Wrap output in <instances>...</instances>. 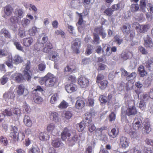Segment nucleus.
Returning a JSON list of instances; mask_svg holds the SVG:
<instances>
[{
	"instance_id": "nucleus-12",
	"label": "nucleus",
	"mask_w": 153,
	"mask_h": 153,
	"mask_svg": "<svg viewBox=\"0 0 153 153\" xmlns=\"http://www.w3.org/2000/svg\"><path fill=\"white\" fill-rule=\"evenodd\" d=\"M94 30L95 33H93L94 38H99V35H102L103 38H105L106 36V33L100 27L96 28Z\"/></svg>"
},
{
	"instance_id": "nucleus-42",
	"label": "nucleus",
	"mask_w": 153,
	"mask_h": 153,
	"mask_svg": "<svg viewBox=\"0 0 153 153\" xmlns=\"http://www.w3.org/2000/svg\"><path fill=\"white\" fill-rule=\"evenodd\" d=\"M137 76V74L135 72H133L130 74H128L126 77V79L128 81H131V80L135 79Z\"/></svg>"
},
{
	"instance_id": "nucleus-2",
	"label": "nucleus",
	"mask_w": 153,
	"mask_h": 153,
	"mask_svg": "<svg viewBox=\"0 0 153 153\" xmlns=\"http://www.w3.org/2000/svg\"><path fill=\"white\" fill-rule=\"evenodd\" d=\"M18 128L16 126H10V132L9 134V136L11 137L14 141H18L21 139L22 140L25 138V135L23 132H21L20 133L18 132Z\"/></svg>"
},
{
	"instance_id": "nucleus-7",
	"label": "nucleus",
	"mask_w": 153,
	"mask_h": 153,
	"mask_svg": "<svg viewBox=\"0 0 153 153\" xmlns=\"http://www.w3.org/2000/svg\"><path fill=\"white\" fill-rule=\"evenodd\" d=\"M38 39L37 42L34 45L33 51L36 52L42 50L44 44L45 42L46 39Z\"/></svg>"
},
{
	"instance_id": "nucleus-30",
	"label": "nucleus",
	"mask_w": 153,
	"mask_h": 153,
	"mask_svg": "<svg viewBox=\"0 0 153 153\" xmlns=\"http://www.w3.org/2000/svg\"><path fill=\"white\" fill-rule=\"evenodd\" d=\"M85 122L88 124H90L92 122V114L90 112H87L85 114Z\"/></svg>"
},
{
	"instance_id": "nucleus-31",
	"label": "nucleus",
	"mask_w": 153,
	"mask_h": 153,
	"mask_svg": "<svg viewBox=\"0 0 153 153\" xmlns=\"http://www.w3.org/2000/svg\"><path fill=\"white\" fill-rule=\"evenodd\" d=\"M24 80H27L28 82L31 81L32 74H30L31 72H23Z\"/></svg>"
},
{
	"instance_id": "nucleus-32",
	"label": "nucleus",
	"mask_w": 153,
	"mask_h": 153,
	"mask_svg": "<svg viewBox=\"0 0 153 153\" xmlns=\"http://www.w3.org/2000/svg\"><path fill=\"white\" fill-rule=\"evenodd\" d=\"M28 153H40V149L37 146H32L27 151Z\"/></svg>"
},
{
	"instance_id": "nucleus-50",
	"label": "nucleus",
	"mask_w": 153,
	"mask_h": 153,
	"mask_svg": "<svg viewBox=\"0 0 153 153\" xmlns=\"http://www.w3.org/2000/svg\"><path fill=\"white\" fill-rule=\"evenodd\" d=\"M64 114L65 118L67 120L71 119L73 115L71 111H65Z\"/></svg>"
},
{
	"instance_id": "nucleus-9",
	"label": "nucleus",
	"mask_w": 153,
	"mask_h": 153,
	"mask_svg": "<svg viewBox=\"0 0 153 153\" xmlns=\"http://www.w3.org/2000/svg\"><path fill=\"white\" fill-rule=\"evenodd\" d=\"M129 140L125 137L122 136L120 138L119 146L121 148L126 149L129 146Z\"/></svg>"
},
{
	"instance_id": "nucleus-20",
	"label": "nucleus",
	"mask_w": 153,
	"mask_h": 153,
	"mask_svg": "<svg viewBox=\"0 0 153 153\" xmlns=\"http://www.w3.org/2000/svg\"><path fill=\"white\" fill-rule=\"evenodd\" d=\"M71 135L70 131L67 128H65L61 134V138L63 140H65L67 137H69Z\"/></svg>"
},
{
	"instance_id": "nucleus-61",
	"label": "nucleus",
	"mask_w": 153,
	"mask_h": 153,
	"mask_svg": "<svg viewBox=\"0 0 153 153\" xmlns=\"http://www.w3.org/2000/svg\"><path fill=\"white\" fill-rule=\"evenodd\" d=\"M79 137L80 135H79L76 133H74V135L71 139V141L74 143L76 142L78 140Z\"/></svg>"
},
{
	"instance_id": "nucleus-44",
	"label": "nucleus",
	"mask_w": 153,
	"mask_h": 153,
	"mask_svg": "<svg viewBox=\"0 0 153 153\" xmlns=\"http://www.w3.org/2000/svg\"><path fill=\"white\" fill-rule=\"evenodd\" d=\"M140 6L142 11L143 12H145L146 6V0H140Z\"/></svg>"
},
{
	"instance_id": "nucleus-15",
	"label": "nucleus",
	"mask_w": 153,
	"mask_h": 153,
	"mask_svg": "<svg viewBox=\"0 0 153 153\" xmlns=\"http://www.w3.org/2000/svg\"><path fill=\"white\" fill-rule=\"evenodd\" d=\"M16 93L19 96H21L22 95H24L25 96H27L28 94V91L27 90V93L26 94H24V91L25 90V87L22 84H21L18 85L16 88Z\"/></svg>"
},
{
	"instance_id": "nucleus-45",
	"label": "nucleus",
	"mask_w": 153,
	"mask_h": 153,
	"mask_svg": "<svg viewBox=\"0 0 153 153\" xmlns=\"http://www.w3.org/2000/svg\"><path fill=\"white\" fill-rule=\"evenodd\" d=\"M50 118L56 122L58 120V114L56 112H52L50 115Z\"/></svg>"
},
{
	"instance_id": "nucleus-29",
	"label": "nucleus",
	"mask_w": 153,
	"mask_h": 153,
	"mask_svg": "<svg viewBox=\"0 0 153 153\" xmlns=\"http://www.w3.org/2000/svg\"><path fill=\"white\" fill-rule=\"evenodd\" d=\"M12 11L13 8L10 6L8 5L5 6L4 8V13L5 14L4 17H5L6 15L7 16H10L12 13Z\"/></svg>"
},
{
	"instance_id": "nucleus-34",
	"label": "nucleus",
	"mask_w": 153,
	"mask_h": 153,
	"mask_svg": "<svg viewBox=\"0 0 153 153\" xmlns=\"http://www.w3.org/2000/svg\"><path fill=\"white\" fill-rule=\"evenodd\" d=\"M144 45L147 48L153 47V43L151 39H146L144 40Z\"/></svg>"
},
{
	"instance_id": "nucleus-3",
	"label": "nucleus",
	"mask_w": 153,
	"mask_h": 153,
	"mask_svg": "<svg viewBox=\"0 0 153 153\" xmlns=\"http://www.w3.org/2000/svg\"><path fill=\"white\" fill-rule=\"evenodd\" d=\"M104 76L102 74H98L97 77L96 82L99 87L102 90L105 89L108 86V82L107 80L103 79Z\"/></svg>"
},
{
	"instance_id": "nucleus-35",
	"label": "nucleus",
	"mask_w": 153,
	"mask_h": 153,
	"mask_svg": "<svg viewBox=\"0 0 153 153\" xmlns=\"http://www.w3.org/2000/svg\"><path fill=\"white\" fill-rule=\"evenodd\" d=\"M39 139L41 140L44 141L48 140L49 136L46 133L41 132L39 135Z\"/></svg>"
},
{
	"instance_id": "nucleus-19",
	"label": "nucleus",
	"mask_w": 153,
	"mask_h": 153,
	"mask_svg": "<svg viewBox=\"0 0 153 153\" xmlns=\"http://www.w3.org/2000/svg\"><path fill=\"white\" fill-rule=\"evenodd\" d=\"M144 65L149 71H153V59L151 58L146 61Z\"/></svg>"
},
{
	"instance_id": "nucleus-63",
	"label": "nucleus",
	"mask_w": 153,
	"mask_h": 153,
	"mask_svg": "<svg viewBox=\"0 0 153 153\" xmlns=\"http://www.w3.org/2000/svg\"><path fill=\"white\" fill-rule=\"evenodd\" d=\"M113 12V10L111 8H109L106 9L104 11V13L107 16H111Z\"/></svg>"
},
{
	"instance_id": "nucleus-22",
	"label": "nucleus",
	"mask_w": 153,
	"mask_h": 153,
	"mask_svg": "<svg viewBox=\"0 0 153 153\" xmlns=\"http://www.w3.org/2000/svg\"><path fill=\"white\" fill-rule=\"evenodd\" d=\"M85 105V103L84 100L82 98H80L75 103V107L76 108L78 109H81Z\"/></svg>"
},
{
	"instance_id": "nucleus-26",
	"label": "nucleus",
	"mask_w": 153,
	"mask_h": 153,
	"mask_svg": "<svg viewBox=\"0 0 153 153\" xmlns=\"http://www.w3.org/2000/svg\"><path fill=\"white\" fill-rule=\"evenodd\" d=\"M10 75V74L9 73H7L5 74L0 79V82L1 84L2 85L5 84L8 81L9 77Z\"/></svg>"
},
{
	"instance_id": "nucleus-55",
	"label": "nucleus",
	"mask_w": 153,
	"mask_h": 153,
	"mask_svg": "<svg viewBox=\"0 0 153 153\" xmlns=\"http://www.w3.org/2000/svg\"><path fill=\"white\" fill-rule=\"evenodd\" d=\"M135 18L138 21H143L144 19L143 15L142 13L137 14L135 16Z\"/></svg>"
},
{
	"instance_id": "nucleus-24",
	"label": "nucleus",
	"mask_w": 153,
	"mask_h": 153,
	"mask_svg": "<svg viewBox=\"0 0 153 153\" xmlns=\"http://www.w3.org/2000/svg\"><path fill=\"white\" fill-rule=\"evenodd\" d=\"M149 25H140L136 27V29H138V31L140 33H144L149 28Z\"/></svg>"
},
{
	"instance_id": "nucleus-46",
	"label": "nucleus",
	"mask_w": 153,
	"mask_h": 153,
	"mask_svg": "<svg viewBox=\"0 0 153 153\" xmlns=\"http://www.w3.org/2000/svg\"><path fill=\"white\" fill-rule=\"evenodd\" d=\"M30 21L26 18L23 19L21 21V24L24 27H26L30 23Z\"/></svg>"
},
{
	"instance_id": "nucleus-23",
	"label": "nucleus",
	"mask_w": 153,
	"mask_h": 153,
	"mask_svg": "<svg viewBox=\"0 0 153 153\" xmlns=\"http://www.w3.org/2000/svg\"><path fill=\"white\" fill-rule=\"evenodd\" d=\"M3 97L5 101H7L9 99H13L15 97V94L12 91H8L5 92Z\"/></svg>"
},
{
	"instance_id": "nucleus-27",
	"label": "nucleus",
	"mask_w": 153,
	"mask_h": 153,
	"mask_svg": "<svg viewBox=\"0 0 153 153\" xmlns=\"http://www.w3.org/2000/svg\"><path fill=\"white\" fill-rule=\"evenodd\" d=\"M137 71L141 77H144L147 74V73L145 70L144 66L142 65H140L138 68Z\"/></svg>"
},
{
	"instance_id": "nucleus-38",
	"label": "nucleus",
	"mask_w": 153,
	"mask_h": 153,
	"mask_svg": "<svg viewBox=\"0 0 153 153\" xmlns=\"http://www.w3.org/2000/svg\"><path fill=\"white\" fill-rule=\"evenodd\" d=\"M61 143V141L59 139H57L52 141L51 145L53 147L56 148L59 147Z\"/></svg>"
},
{
	"instance_id": "nucleus-41",
	"label": "nucleus",
	"mask_w": 153,
	"mask_h": 153,
	"mask_svg": "<svg viewBox=\"0 0 153 153\" xmlns=\"http://www.w3.org/2000/svg\"><path fill=\"white\" fill-rule=\"evenodd\" d=\"M130 25L129 24H126L123 26L122 30L123 33H128L130 32Z\"/></svg>"
},
{
	"instance_id": "nucleus-52",
	"label": "nucleus",
	"mask_w": 153,
	"mask_h": 153,
	"mask_svg": "<svg viewBox=\"0 0 153 153\" xmlns=\"http://www.w3.org/2000/svg\"><path fill=\"white\" fill-rule=\"evenodd\" d=\"M37 28L36 26H33L31 29L29 30V34L30 35L34 36L38 32Z\"/></svg>"
},
{
	"instance_id": "nucleus-47",
	"label": "nucleus",
	"mask_w": 153,
	"mask_h": 153,
	"mask_svg": "<svg viewBox=\"0 0 153 153\" xmlns=\"http://www.w3.org/2000/svg\"><path fill=\"white\" fill-rule=\"evenodd\" d=\"M149 97L148 94H144L140 96L139 99L140 100H142L146 102L149 99Z\"/></svg>"
},
{
	"instance_id": "nucleus-11",
	"label": "nucleus",
	"mask_w": 153,
	"mask_h": 153,
	"mask_svg": "<svg viewBox=\"0 0 153 153\" xmlns=\"http://www.w3.org/2000/svg\"><path fill=\"white\" fill-rule=\"evenodd\" d=\"M65 88L66 91L68 93H71L77 90V86L73 83L67 84L65 85Z\"/></svg>"
},
{
	"instance_id": "nucleus-57",
	"label": "nucleus",
	"mask_w": 153,
	"mask_h": 153,
	"mask_svg": "<svg viewBox=\"0 0 153 153\" xmlns=\"http://www.w3.org/2000/svg\"><path fill=\"white\" fill-rule=\"evenodd\" d=\"M94 100L91 98H88L87 102L86 103L87 106L89 107H92L94 105Z\"/></svg>"
},
{
	"instance_id": "nucleus-53",
	"label": "nucleus",
	"mask_w": 153,
	"mask_h": 153,
	"mask_svg": "<svg viewBox=\"0 0 153 153\" xmlns=\"http://www.w3.org/2000/svg\"><path fill=\"white\" fill-rule=\"evenodd\" d=\"M1 33H2L6 38H10L11 37L10 33L5 28H4L2 29Z\"/></svg>"
},
{
	"instance_id": "nucleus-28",
	"label": "nucleus",
	"mask_w": 153,
	"mask_h": 153,
	"mask_svg": "<svg viewBox=\"0 0 153 153\" xmlns=\"http://www.w3.org/2000/svg\"><path fill=\"white\" fill-rule=\"evenodd\" d=\"M14 13L16 17L20 18H22L24 16V13L20 9L16 8L15 9Z\"/></svg>"
},
{
	"instance_id": "nucleus-16",
	"label": "nucleus",
	"mask_w": 153,
	"mask_h": 153,
	"mask_svg": "<svg viewBox=\"0 0 153 153\" xmlns=\"http://www.w3.org/2000/svg\"><path fill=\"white\" fill-rule=\"evenodd\" d=\"M143 126L145 132L146 134H149L151 131V125L148 119L146 118L144 120Z\"/></svg>"
},
{
	"instance_id": "nucleus-49",
	"label": "nucleus",
	"mask_w": 153,
	"mask_h": 153,
	"mask_svg": "<svg viewBox=\"0 0 153 153\" xmlns=\"http://www.w3.org/2000/svg\"><path fill=\"white\" fill-rule=\"evenodd\" d=\"M139 8L138 4H133L131 6V10L132 12H135L137 11Z\"/></svg>"
},
{
	"instance_id": "nucleus-5",
	"label": "nucleus",
	"mask_w": 153,
	"mask_h": 153,
	"mask_svg": "<svg viewBox=\"0 0 153 153\" xmlns=\"http://www.w3.org/2000/svg\"><path fill=\"white\" fill-rule=\"evenodd\" d=\"M77 83L81 88H85L88 86L89 81L85 77L81 76L78 78Z\"/></svg>"
},
{
	"instance_id": "nucleus-14",
	"label": "nucleus",
	"mask_w": 153,
	"mask_h": 153,
	"mask_svg": "<svg viewBox=\"0 0 153 153\" xmlns=\"http://www.w3.org/2000/svg\"><path fill=\"white\" fill-rule=\"evenodd\" d=\"M49 60L54 61L55 62L59 59V56L58 53L55 51H52L48 55Z\"/></svg>"
},
{
	"instance_id": "nucleus-64",
	"label": "nucleus",
	"mask_w": 153,
	"mask_h": 153,
	"mask_svg": "<svg viewBox=\"0 0 153 153\" xmlns=\"http://www.w3.org/2000/svg\"><path fill=\"white\" fill-rule=\"evenodd\" d=\"M88 125V131L90 132H92L95 131L96 129V127L94 124H89Z\"/></svg>"
},
{
	"instance_id": "nucleus-39",
	"label": "nucleus",
	"mask_w": 153,
	"mask_h": 153,
	"mask_svg": "<svg viewBox=\"0 0 153 153\" xmlns=\"http://www.w3.org/2000/svg\"><path fill=\"white\" fill-rule=\"evenodd\" d=\"M58 98V94L56 93L53 94L51 97L50 102L52 104H54L56 102L57 99Z\"/></svg>"
},
{
	"instance_id": "nucleus-33",
	"label": "nucleus",
	"mask_w": 153,
	"mask_h": 153,
	"mask_svg": "<svg viewBox=\"0 0 153 153\" xmlns=\"http://www.w3.org/2000/svg\"><path fill=\"white\" fill-rule=\"evenodd\" d=\"M77 128L78 131H82L85 127V124L84 121H82L79 124L77 125Z\"/></svg>"
},
{
	"instance_id": "nucleus-51",
	"label": "nucleus",
	"mask_w": 153,
	"mask_h": 153,
	"mask_svg": "<svg viewBox=\"0 0 153 153\" xmlns=\"http://www.w3.org/2000/svg\"><path fill=\"white\" fill-rule=\"evenodd\" d=\"M92 46L90 45H88L85 51V55L88 56L91 54L92 52Z\"/></svg>"
},
{
	"instance_id": "nucleus-21",
	"label": "nucleus",
	"mask_w": 153,
	"mask_h": 153,
	"mask_svg": "<svg viewBox=\"0 0 153 153\" xmlns=\"http://www.w3.org/2000/svg\"><path fill=\"white\" fill-rule=\"evenodd\" d=\"M23 122L25 126L30 127L33 124V123L30 117L28 115H25L24 116Z\"/></svg>"
},
{
	"instance_id": "nucleus-13",
	"label": "nucleus",
	"mask_w": 153,
	"mask_h": 153,
	"mask_svg": "<svg viewBox=\"0 0 153 153\" xmlns=\"http://www.w3.org/2000/svg\"><path fill=\"white\" fill-rule=\"evenodd\" d=\"M45 42L44 44V47L42 49L43 52L46 53H49L51 50L53 48V46L52 44L49 41H48V39H46Z\"/></svg>"
},
{
	"instance_id": "nucleus-56",
	"label": "nucleus",
	"mask_w": 153,
	"mask_h": 153,
	"mask_svg": "<svg viewBox=\"0 0 153 153\" xmlns=\"http://www.w3.org/2000/svg\"><path fill=\"white\" fill-rule=\"evenodd\" d=\"M13 43L16 46V49L19 51H23V48L20 43L16 40L13 41Z\"/></svg>"
},
{
	"instance_id": "nucleus-18",
	"label": "nucleus",
	"mask_w": 153,
	"mask_h": 153,
	"mask_svg": "<svg viewBox=\"0 0 153 153\" xmlns=\"http://www.w3.org/2000/svg\"><path fill=\"white\" fill-rule=\"evenodd\" d=\"M77 71V68L74 65H67L65 68L64 72V73L70 72L71 73L76 72Z\"/></svg>"
},
{
	"instance_id": "nucleus-36",
	"label": "nucleus",
	"mask_w": 153,
	"mask_h": 153,
	"mask_svg": "<svg viewBox=\"0 0 153 153\" xmlns=\"http://www.w3.org/2000/svg\"><path fill=\"white\" fill-rule=\"evenodd\" d=\"M130 55H132V54L129 51L123 52L121 55V58L125 60L128 59Z\"/></svg>"
},
{
	"instance_id": "nucleus-58",
	"label": "nucleus",
	"mask_w": 153,
	"mask_h": 153,
	"mask_svg": "<svg viewBox=\"0 0 153 153\" xmlns=\"http://www.w3.org/2000/svg\"><path fill=\"white\" fill-rule=\"evenodd\" d=\"M107 98L105 96L100 95L99 98V100L102 103H106L107 102Z\"/></svg>"
},
{
	"instance_id": "nucleus-10",
	"label": "nucleus",
	"mask_w": 153,
	"mask_h": 153,
	"mask_svg": "<svg viewBox=\"0 0 153 153\" xmlns=\"http://www.w3.org/2000/svg\"><path fill=\"white\" fill-rule=\"evenodd\" d=\"M12 79L18 83H20L24 81V78L23 75L19 73H15L13 74L10 77Z\"/></svg>"
},
{
	"instance_id": "nucleus-48",
	"label": "nucleus",
	"mask_w": 153,
	"mask_h": 153,
	"mask_svg": "<svg viewBox=\"0 0 153 153\" xmlns=\"http://www.w3.org/2000/svg\"><path fill=\"white\" fill-rule=\"evenodd\" d=\"M68 106V104L65 101L63 100L58 105V107L61 109H64L66 108Z\"/></svg>"
},
{
	"instance_id": "nucleus-25",
	"label": "nucleus",
	"mask_w": 153,
	"mask_h": 153,
	"mask_svg": "<svg viewBox=\"0 0 153 153\" xmlns=\"http://www.w3.org/2000/svg\"><path fill=\"white\" fill-rule=\"evenodd\" d=\"M76 13L78 14V15L79 17V21L77 24V25L79 26H78V29L79 31L81 32L84 28H83L81 25H82V23L83 21L82 18V14H80L78 12H76Z\"/></svg>"
},
{
	"instance_id": "nucleus-37",
	"label": "nucleus",
	"mask_w": 153,
	"mask_h": 153,
	"mask_svg": "<svg viewBox=\"0 0 153 153\" xmlns=\"http://www.w3.org/2000/svg\"><path fill=\"white\" fill-rule=\"evenodd\" d=\"M0 143L4 146H7L8 143L7 138L3 136L0 137Z\"/></svg>"
},
{
	"instance_id": "nucleus-54",
	"label": "nucleus",
	"mask_w": 153,
	"mask_h": 153,
	"mask_svg": "<svg viewBox=\"0 0 153 153\" xmlns=\"http://www.w3.org/2000/svg\"><path fill=\"white\" fill-rule=\"evenodd\" d=\"M118 133V131H117L116 129L113 128L111 129V132L109 134V135L113 138H114L117 136Z\"/></svg>"
},
{
	"instance_id": "nucleus-43",
	"label": "nucleus",
	"mask_w": 153,
	"mask_h": 153,
	"mask_svg": "<svg viewBox=\"0 0 153 153\" xmlns=\"http://www.w3.org/2000/svg\"><path fill=\"white\" fill-rule=\"evenodd\" d=\"M13 61L15 64H18L22 62L23 60L19 55H15L13 59Z\"/></svg>"
},
{
	"instance_id": "nucleus-4",
	"label": "nucleus",
	"mask_w": 153,
	"mask_h": 153,
	"mask_svg": "<svg viewBox=\"0 0 153 153\" xmlns=\"http://www.w3.org/2000/svg\"><path fill=\"white\" fill-rule=\"evenodd\" d=\"M137 110L135 105L134 104L132 106H128L125 112L123 110V107L122 108L121 117H123L127 115L128 116L134 115L137 113Z\"/></svg>"
},
{
	"instance_id": "nucleus-40",
	"label": "nucleus",
	"mask_w": 153,
	"mask_h": 153,
	"mask_svg": "<svg viewBox=\"0 0 153 153\" xmlns=\"http://www.w3.org/2000/svg\"><path fill=\"white\" fill-rule=\"evenodd\" d=\"M23 44L25 46H30L33 42V39H23Z\"/></svg>"
},
{
	"instance_id": "nucleus-8",
	"label": "nucleus",
	"mask_w": 153,
	"mask_h": 153,
	"mask_svg": "<svg viewBox=\"0 0 153 153\" xmlns=\"http://www.w3.org/2000/svg\"><path fill=\"white\" fill-rule=\"evenodd\" d=\"M132 127L136 131L138 130L142 126V121L141 119L139 117H135L132 123Z\"/></svg>"
},
{
	"instance_id": "nucleus-17",
	"label": "nucleus",
	"mask_w": 153,
	"mask_h": 153,
	"mask_svg": "<svg viewBox=\"0 0 153 153\" xmlns=\"http://www.w3.org/2000/svg\"><path fill=\"white\" fill-rule=\"evenodd\" d=\"M32 97L34 102L36 103L40 104L43 101L42 98L37 93H32Z\"/></svg>"
},
{
	"instance_id": "nucleus-6",
	"label": "nucleus",
	"mask_w": 153,
	"mask_h": 153,
	"mask_svg": "<svg viewBox=\"0 0 153 153\" xmlns=\"http://www.w3.org/2000/svg\"><path fill=\"white\" fill-rule=\"evenodd\" d=\"M81 42L79 39H75L72 42L71 48L73 51L76 54L79 53V48L81 47Z\"/></svg>"
},
{
	"instance_id": "nucleus-1",
	"label": "nucleus",
	"mask_w": 153,
	"mask_h": 153,
	"mask_svg": "<svg viewBox=\"0 0 153 153\" xmlns=\"http://www.w3.org/2000/svg\"><path fill=\"white\" fill-rule=\"evenodd\" d=\"M39 82L42 85L45 83L47 87H52L56 85L57 79L53 74L49 72L44 76L41 77L39 80Z\"/></svg>"
},
{
	"instance_id": "nucleus-62",
	"label": "nucleus",
	"mask_w": 153,
	"mask_h": 153,
	"mask_svg": "<svg viewBox=\"0 0 153 153\" xmlns=\"http://www.w3.org/2000/svg\"><path fill=\"white\" fill-rule=\"evenodd\" d=\"M131 81H128V82L126 84V88L127 91L131 90L133 88V83H131Z\"/></svg>"
},
{
	"instance_id": "nucleus-59",
	"label": "nucleus",
	"mask_w": 153,
	"mask_h": 153,
	"mask_svg": "<svg viewBox=\"0 0 153 153\" xmlns=\"http://www.w3.org/2000/svg\"><path fill=\"white\" fill-rule=\"evenodd\" d=\"M12 110H8L7 109H5L3 111L2 114L4 116H10L12 115Z\"/></svg>"
},
{
	"instance_id": "nucleus-60",
	"label": "nucleus",
	"mask_w": 153,
	"mask_h": 153,
	"mask_svg": "<svg viewBox=\"0 0 153 153\" xmlns=\"http://www.w3.org/2000/svg\"><path fill=\"white\" fill-rule=\"evenodd\" d=\"M12 57L9 58L8 60L4 62V63L6 65L9 67H12Z\"/></svg>"
}]
</instances>
